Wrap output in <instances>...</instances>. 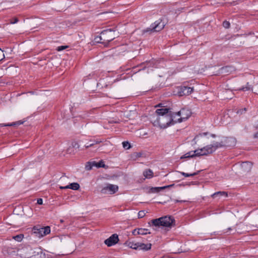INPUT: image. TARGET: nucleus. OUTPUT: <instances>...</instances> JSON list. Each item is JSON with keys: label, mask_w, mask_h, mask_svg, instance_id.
<instances>
[{"label": "nucleus", "mask_w": 258, "mask_h": 258, "mask_svg": "<svg viewBox=\"0 0 258 258\" xmlns=\"http://www.w3.org/2000/svg\"><path fill=\"white\" fill-rule=\"evenodd\" d=\"M157 117L153 120V124L155 126H159L161 128H165L171 125L173 118L170 117V109L167 108L157 109L156 110Z\"/></svg>", "instance_id": "nucleus-1"}, {"label": "nucleus", "mask_w": 258, "mask_h": 258, "mask_svg": "<svg viewBox=\"0 0 258 258\" xmlns=\"http://www.w3.org/2000/svg\"><path fill=\"white\" fill-rule=\"evenodd\" d=\"M175 220L171 216H165L158 219H153L148 224L155 227H166L171 228L173 225Z\"/></svg>", "instance_id": "nucleus-2"}, {"label": "nucleus", "mask_w": 258, "mask_h": 258, "mask_svg": "<svg viewBox=\"0 0 258 258\" xmlns=\"http://www.w3.org/2000/svg\"><path fill=\"white\" fill-rule=\"evenodd\" d=\"M165 24L162 19H159L152 24L150 26L143 30L144 33L159 32L162 30Z\"/></svg>", "instance_id": "nucleus-3"}, {"label": "nucleus", "mask_w": 258, "mask_h": 258, "mask_svg": "<svg viewBox=\"0 0 258 258\" xmlns=\"http://www.w3.org/2000/svg\"><path fill=\"white\" fill-rule=\"evenodd\" d=\"M32 232L36 237L41 238L50 233V228L48 226L44 227L35 226L32 229Z\"/></svg>", "instance_id": "nucleus-4"}, {"label": "nucleus", "mask_w": 258, "mask_h": 258, "mask_svg": "<svg viewBox=\"0 0 258 258\" xmlns=\"http://www.w3.org/2000/svg\"><path fill=\"white\" fill-rule=\"evenodd\" d=\"M115 30L114 29H107L103 30L101 32L103 42H105V44H107L113 40L115 37Z\"/></svg>", "instance_id": "nucleus-5"}, {"label": "nucleus", "mask_w": 258, "mask_h": 258, "mask_svg": "<svg viewBox=\"0 0 258 258\" xmlns=\"http://www.w3.org/2000/svg\"><path fill=\"white\" fill-rule=\"evenodd\" d=\"M207 155L206 152L204 150V148L198 149L195 151H189L184 155L181 158H186L194 157L196 156H201Z\"/></svg>", "instance_id": "nucleus-6"}, {"label": "nucleus", "mask_w": 258, "mask_h": 258, "mask_svg": "<svg viewBox=\"0 0 258 258\" xmlns=\"http://www.w3.org/2000/svg\"><path fill=\"white\" fill-rule=\"evenodd\" d=\"M118 189L117 185L109 184L106 186L102 187L101 189V193L103 194L112 195L115 193Z\"/></svg>", "instance_id": "nucleus-7"}, {"label": "nucleus", "mask_w": 258, "mask_h": 258, "mask_svg": "<svg viewBox=\"0 0 258 258\" xmlns=\"http://www.w3.org/2000/svg\"><path fill=\"white\" fill-rule=\"evenodd\" d=\"M177 114L178 116L180 117L178 118V119L180 121H184L188 119L191 114V111L187 108H182L179 111L177 112Z\"/></svg>", "instance_id": "nucleus-8"}, {"label": "nucleus", "mask_w": 258, "mask_h": 258, "mask_svg": "<svg viewBox=\"0 0 258 258\" xmlns=\"http://www.w3.org/2000/svg\"><path fill=\"white\" fill-rule=\"evenodd\" d=\"M177 94L179 96L183 95H188L191 93L194 90L193 87H190L187 86H180L177 88Z\"/></svg>", "instance_id": "nucleus-9"}, {"label": "nucleus", "mask_w": 258, "mask_h": 258, "mask_svg": "<svg viewBox=\"0 0 258 258\" xmlns=\"http://www.w3.org/2000/svg\"><path fill=\"white\" fill-rule=\"evenodd\" d=\"M222 140L224 147H233L236 144V139L233 137H225Z\"/></svg>", "instance_id": "nucleus-10"}, {"label": "nucleus", "mask_w": 258, "mask_h": 258, "mask_svg": "<svg viewBox=\"0 0 258 258\" xmlns=\"http://www.w3.org/2000/svg\"><path fill=\"white\" fill-rule=\"evenodd\" d=\"M119 241L117 234H113L104 241V243L110 247L116 244Z\"/></svg>", "instance_id": "nucleus-11"}, {"label": "nucleus", "mask_w": 258, "mask_h": 258, "mask_svg": "<svg viewBox=\"0 0 258 258\" xmlns=\"http://www.w3.org/2000/svg\"><path fill=\"white\" fill-rule=\"evenodd\" d=\"M177 114H178L177 112H172L170 110V117L173 119V120L171 122V125L174 124L176 123L182 122L181 121H180L179 119H178V118L180 117L178 116Z\"/></svg>", "instance_id": "nucleus-12"}, {"label": "nucleus", "mask_w": 258, "mask_h": 258, "mask_svg": "<svg viewBox=\"0 0 258 258\" xmlns=\"http://www.w3.org/2000/svg\"><path fill=\"white\" fill-rule=\"evenodd\" d=\"M252 166V164L250 162H243L241 164L242 170L245 172H249L250 171Z\"/></svg>", "instance_id": "nucleus-13"}, {"label": "nucleus", "mask_w": 258, "mask_h": 258, "mask_svg": "<svg viewBox=\"0 0 258 258\" xmlns=\"http://www.w3.org/2000/svg\"><path fill=\"white\" fill-rule=\"evenodd\" d=\"M80 185L77 182H73L66 186H60V188L61 189H68L70 188L73 190H78L80 188Z\"/></svg>", "instance_id": "nucleus-14"}, {"label": "nucleus", "mask_w": 258, "mask_h": 258, "mask_svg": "<svg viewBox=\"0 0 258 258\" xmlns=\"http://www.w3.org/2000/svg\"><path fill=\"white\" fill-rule=\"evenodd\" d=\"M233 68L230 66H225L222 67L219 70V74H228L233 71Z\"/></svg>", "instance_id": "nucleus-15"}, {"label": "nucleus", "mask_w": 258, "mask_h": 258, "mask_svg": "<svg viewBox=\"0 0 258 258\" xmlns=\"http://www.w3.org/2000/svg\"><path fill=\"white\" fill-rule=\"evenodd\" d=\"M213 147V149L214 150V151L215 152L218 148L224 147V145L223 144L222 140H221L220 142H214L213 144H211Z\"/></svg>", "instance_id": "nucleus-16"}, {"label": "nucleus", "mask_w": 258, "mask_h": 258, "mask_svg": "<svg viewBox=\"0 0 258 258\" xmlns=\"http://www.w3.org/2000/svg\"><path fill=\"white\" fill-rule=\"evenodd\" d=\"M222 196H224L225 197H228L227 192L226 191H220L216 192L211 195V197L213 198H215L217 197H222Z\"/></svg>", "instance_id": "nucleus-17"}, {"label": "nucleus", "mask_w": 258, "mask_h": 258, "mask_svg": "<svg viewBox=\"0 0 258 258\" xmlns=\"http://www.w3.org/2000/svg\"><path fill=\"white\" fill-rule=\"evenodd\" d=\"M151 248V244H144L143 243H140L139 244V249L148 250Z\"/></svg>", "instance_id": "nucleus-18"}, {"label": "nucleus", "mask_w": 258, "mask_h": 258, "mask_svg": "<svg viewBox=\"0 0 258 258\" xmlns=\"http://www.w3.org/2000/svg\"><path fill=\"white\" fill-rule=\"evenodd\" d=\"M143 175L146 178L150 179L153 176V172L152 170L148 169L143 172Z\"/></svg>", "instance_id": "nucleus-19"}, {"label": "nucleus", "mask_w": 258, "mask_h": 258, "mask_svg": "<svg viewBox=\"0 0 258 258\" xmlns=\"http://www.w3.org/2000/svg\"><path fill=\"white\" fill-rule=\"evenodd\" d=\"M2 251L5 255H10L12 253V252H14L13 251V248L9 246H4L3 248Z\"/></svg>", "instance_id": "nucleus-20"}, {"label": "nucleus", "mask_w": 258, "mask_h": 258, "mask_svg": "<svg viewBox=\"0 0 258 258\" xmlns=\"http://www.w3.org/2000/svg\"><path fill=\"white\" fill-rule=\"evenodd\" d=\"M204 150L206 152L207 155L212 154L213 153L214 150L213 149V147L211 144L208 145L204 147H203Z\"/></svg>", "instance_id": "nucleus-21"}, {"label": "nucleus", "mask_w": 258, "mask_h": 258, "mask_svg": "<svg viewBox=\"0 0 258 258\" xmlns=\"http://www.w3.org/2000/svg\"><path fill=\"white\" fill-rule=\"evenodd\" d=\"M151 232L148 229L145 228H138L137 231V234L139 235H146L147 234H150Z\"/></svg>", "instance_id": "nucleus-22"}, {"label": "nucleus", "mask_w": 258, "mask_h": 258, "mask_svg": "<svg viewBox=\"0 0 258 258\" xmlns=\"http://www.w3.org/2000/svg\"><path fill=\"white\" fill-rule=\"evenodd\" d=\"M201 171V170L197 171V172H194L192 173H185L184 172H180L178 171L179 173H180L181 175H183L185 177H190V176H194L195 175H197L199 174V173Z\"/></svg>", "instance_id": "nucleus-23"}, {"label": "nucleus", "mask_w": 258, "mask_h": 258, "mask_svg": "<svg viewBox=\"0 0 258 258\" xmlns=\"http://www.w3.org/2000/svg\"><path fill=\"white\" fill-rule=\"evenodd\" d=\"M140 242H129L128 246L134 249H139Z\"/></svg>", "instance_id": "nucleus-24"}, {"label": "nucleus", "mask_w": 258, "mask_h": 258, "mask_svg": "<svg viewBox=\"0 0 258 258\" xmlns=\"http://www.w3.org/2000/svg\"><path fill=\"white\" fill-rule=\"evenodd\" d=\"M95 42L96 43H102V44H105V42H103V37L101 33H100V36H97L94 38V39Z\"/></svg>", "instance_id": "nucleus-25"}, {"label": "nucleus", "mask_w": 258, "mask_h": 258, "mask_svg": "<svg viewBox=\"0 0 258 258\" xmlns=\"http://www.w3.org/2000/svg\"><path fill=\"white\" fill-rule=\"evenodd\" d=\"M22 123H23V122H21L20 121H17L16 122H15V123H8V124L0 123V126L1 127H3V126H13L14 125H20V124H21Z\"/></svg>", "instance_id": "nucleus-26"}, {"label": "nucleus", "mask_w": 258, "mask_h": 258, "mask_svg": "<svg viewBox=\"0 0 258 258\" xmlns=\"http://www.w3.org/2000/svg\"><path fill=\"white\" fill-rule=\"evenodd\" d=\"M24 238V235L20 234L12 237V238L18 242H21Z\"/></svg>", "instance_id": "nucleus-27"}, {"label": "nucleus", "mask_w": 258, "mask_h": 258, "mask_svg": "<svg viewBox=\"0 0 258 258\" xmlns=\"http://www.w3.org/2000/svg\"><path fill=\"white\" fill-rule=\"evenodd\" d=\"M173 185H174V184H170V185H166V186H162V187H154V189L155 190V191L158 192L162 189H165L166 188H168L170 187H172Z\"/></svg>", "instance_id": "nucleus-28"}, {"label": "nucleus", "mask_w": 258, "mask_h": 258, "mask_svg": "<svg viewBox=\"0 0 258 258\" xmlns=\"http://www.w3.org/2000/svg\"><path fill=\"white\" fill-rule=\"evenodd\" d=\"M93 165H94V166L96 167H103L105 166V164L102 161H100L99 162H96L95 161H93Z\"/></svg>", "instance_id": "nucleus-29"}, {"label": "nucleus", "mask_w": 258, "mask_h": 258, "mask_svg": "<svg viewBox=\"0 0 258 258\" xmlns=\"http://www.w3.org/2000/svg\"><path fill=\"white\" fill-rule=\"evenodd\" d=\"M93 162H88L87 163L86 166H85V169L87 170H90L92 169V167L94 166V165H93Z\"/></svg>", "instance_id": "nucleus-30"}, {"label": "nucleus", "mask_w": 258, "mask_h": 258, "mask_svg": "<svg viewBox=\"0 0 258 258\" xmlns=\"http://www.w3.org/2000/svg\"><path fill=\"white\" fill-rule=\"evenodd\" d=\"M122 144L123 147L125 149L127 150V149H130L131 147L130 143L128 142H127V141H124V142H123Z\"/></svg>", "instance_id": "nucleus-31"}, {"label": "nucleus", "mask_w": 258, "mask_h": 258, "mask_svg": "<svg viewBox=\"0 0 258 258\" xmlns=\"http://www.w3.org/2000/svg\"><path fill=\"white\" fill-rule=\"evenodd\" d=\"M146 215L145 211H140L138 213V218H143Z\"/></svg>", "instance_id": "nucleus-32"}, {"label": "nucleus", "mask_w": 258, "mask_h": 258, "mask_svg": "<svg viewBox=\"0 0 258 258\" xmlns=\"http://www.w3.org/2000/svg\"><path fill=\"white\" fill-rule=\"evenodd\" d=\"M223 26L225 28L227 29L230 27V24L229 22L225 21L223 22Z\"/></svg>", "instance_id": "nucleus-33"}, {"label": "nucleus", "mask_w": 258, "mask_h": 258, "mask_svg": "<svg viewBox=\"0 0 258 258\" xmlns=\"http://www.w3.org/2000/svg\"><path fill=\"white\" fill-rule=\"evenodd\" d=\"M19 21V20L17 18L15 17L10 21V23L11 24H14L17 23Z\"/></svg>", "instance_id": "nucleus-34"}, {"label": "nucleus", "mask_w": 258, "mask_h": 258, "mask_svg": "<svg viewBox=\"0 0 258 258\" xmlns=\"http://www.w3.org/2000/svg\"><path fill=\"white\" fill-rule=\"evenodd\" d=\"M142 154L141 152H136V153H134L133 154L134 157H135L136 158L141 157L142 156Z\"/></svg>", "instance_id": "nucleus-35"}, {"label": "nucleus", "mask_w": 258, "mask_h": 258, "mask_svg": "<svg viewBox=\"0 0 258 258\" xmlns=\"http://www.w3.org/2000/svg\"><path fill=\"white\" fill-rule=\"evenodd\" d=\"M68 47V46H58L57 48V51H61V50H63L64 49H65L66 48Z\"/></svg>", "instance_id": "nucleus-36"}, {"label": "nucleus", "mask_w": 258, "mask_h": 258, "mask_svg": "<svg viewBox=\"0 0 258 258\" xmlns=\"http://www.w3.org/2000/svg\"><path fill=\"white\" fill-rule=\"evenodd\" d=\"M5 58V55L4 54L3 51L0 49V61L3 60Z\"/></svg>", "instance_id": "nucleus-37"}, {"label": "nucleus", "mask_w": 258, "mask_h": 258, "mask_svg": "<svg viewBox=\"0 0 258 258\" xmlns=\"http://www.w3.org/2000/svg\"><path fill=\"white\" fill-rule=\"evenodd\" d=\"M207 133H202V134H200L199 135H197L196 136V137L195 138L194 140H196L197 139H198L199 137H202L203 136H206L207 135Z\"/></svg>", "instance_id": "nucleus-38"}, {"label": "nucleus", "mask_w": 258, "mask_h": 258, "mask_svg": "<svg viewBox=\"0 0 258 258\" xmlns=\"http://www.w3.org/2000/svg\"><path fill=\"white\" fill-rule=\"evenodd\" d=\"M239 90H241V91H247L248 90H249V88H248V87H242L241 88L239 89Z\"/></svg>", "instance_id": "nucleus-39"}, {"label": "nucleus", "mask_w": 258, "mask_h": 258, "mask_svg": "<svg viewBox=\"0 0 258 258\" xmlns=\"http://www.w3.org/2000/svg\"><path fill=\"white\" fill-rule=\"evenodd\" d=\"M174 202L175 203H178V202H179V203H185V202H188V201H186V200H180V201H179V200H174Z\"/></svg>", "instance_id": "nucleus-40"}, {"label": "nucleus", "mask_w": 258, "mask_h": 258, "mask_svg": "<svg viewBox=\"0 0 258 258\" xmlns=\"http://www.w3.org/2000/svg\"><path fill=\"white\" fill-rule=\"evenodd\" d=\"M37 203L38 205H42L43 204V200L41 198L38 199Z\"/></svg>", "instance_id": "nucleus-41"}, {"label": "nucleus", "mask_w": 258, "mask_h": 258, "mask_svg": "<svg viewBox=\"0 0 258 258\" xmlns=\"http://www.w3.org/2000/svg\"><path fill=\"white\" fill-rule=\"evenodd\" d=\"M232 230V229L230 227H229V228H227L226 230H225V231H224L223 233L224 234H228V231L230 230Z\"/></svg>", "instance_id": "nucleus-42"}, {"label": "nucleus", "mask_w": 258, "mask_h": 258, "mask_svg": "<svg viewBox=\"0 0 258 258\" xmlns=\"http://www.w3.org/2000/svg\"><path fill=\"white\" fill-rule=\"evenodd\" d=\"M137 231H138V229H134L133 231V234L134 235H138L137 234Z\"/></svg>", "instance_id": "nucleus-43"}, {"label": "nucleus", "mask_w": 258, "mask_h": 258, "mask_svg": "<svg viewBox=\"0 0 258 258\" xmlns=\"http://www.w3.org/2000/svg\"><path fill=\"white\" fill-rule=\"evenodd\" d=\"M93 146V144H88V145H85V147L86 149L90 147H92Z\"/></svg>", "instance_id": "nucleus-44"}, {"label": "nucleus", "mask_w": 258, "mask_h": 258, "mask_svg": "<svg viewBox=\"0 0 258 258\" xmlns=\"http://www.w3.org/2000/svg\"><path fill=\"white\" fill-rule=\"evenodd\" d=\"M100 143V142H98V141H94L93 142H92L91 144H93V145L95 144H98Z\"/></svg>", "instance_id": "nucleus-45"}, {"label": "nucleus", "mask_w": 258, "mask_h": 258, "mask_svg": "<svg viewBox=\"0 0 258 258\" xmlns=\"http://www.w3.org/2000/svg\"><path fill=\"white\" fill-rule=\"evenodd\" d=\"M254 137L258 138V132L255 134Z\"/></svg>", "instance_id": "nucleus-46"}, {"label": "nucleus", "mask_w": 258, "mask_h": 258, "mask_svg": "<svg viewBox=\"0 0 258 258\" xmlns=\"http://www.w3.org/2000/svg\"><path fill=\"white\" fill-rule=\"evenodd\" d=\"M211 137H212L213 138H215L216 137V135L214 134H212Z\"/></svg>", "instance_id": "nucleus-47"}, {"label": "nucleus", "mask_w": 258, "mask_h": 258, "mask_svg": "<svg viewBox=\"0 0 258 258\" xmlns=\"http://www.w3.org/2000/svg\"><path fill=\"white\" fill-rule=\"evenodd\" d=\"M244 111H246V109L245 108H244Z\"/></svg>", "instance_id": "nucleus-48"}, {"label": "nucleus", "mask_w": 258, "mask_h": 258, "mask_svg": "<svg viewBox=\"0 0 258 258\" xmlns=\"http://www.w3.org/2000/svg\"><path fill=\"white\" fill-rule=\"evenodd\" d=\"M60 222H61V223H62V222H63V221L62 220H60Z\"/></svg>", "instance_id": "nucleus-49"}]
</instances>
